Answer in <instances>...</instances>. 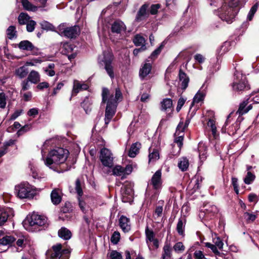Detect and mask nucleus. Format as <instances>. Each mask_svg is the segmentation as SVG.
<instances>
[{
    "instance_id": "obj_1",
    "label": "nucleus",
    "mask_w": 259,
    "mask_h": 259,
    "mask_svg": "<svg viewBox=\"0 0 259 259\" xmlns=\"http://www.w3.org/2000/svg\"><path fill=\"white\" fill-rule=\"evenodd\" d=\"M239 0H224L222 7L218 10V16L228 24L233 22L238 12Z\"/></svg>"
},
{
    "instance_id": "obj_2",
    "label": "nucleus",
    "mask_w": 259,
    "mask_h": 259,
    "mask_svg": "<svg viewBox=\"0 0 259 259\" xmlns=\"http://www.w3.org/2000/svg\"><path fill=\"white\" fill-rule=\"evenodd\" d=\"M69 151L62 148H57L51 150L45 160V164L50 168L55 170L56 165L63 163L67 159Z\"/></svg>"
},
{
    "instance_id": "obj_3",
    "label": "nucleus",
    "mask_w": 259,
    "mask_h": 259,
    "mask_svg": "<svg viewBox=\"0 0 259 259\" xmlns=\"http://www.w3.org/2000/svg\"><path fill=\"white\" fill-rule=\"evenodd\" d=\"M102 103L107 102L105 113V123L108 124L113 116L116 110V103L113 99V94H110L109 90L106 88H103L102 92Z\"/></svg>"
},
{
    "instance_id": "obj_4",
    "label": "nucleus",
    "mask_w": 259,
    "mask_h": 259,
    "mask_svg": "<svg viewBox=\"0 0 259 259\" xmlns=\"http://www.w3.org/2000/svg\"><path fill=\"white\" fill-rule=\"evenodd\" d=\"M231 86L234 91L238 92L247 91L250 89L246 76L237 70L234 72V80Z\"/></svg>"
},
{
    "instance_id": "obj_5",
    "label": "nucleus",
    "mask_w": 259,
    "mask_h": 259,
    "mask_svg": "<svg viewBox=\"0 0 259 259\" xmlns=\"http://www.w3.org/2000/svg\"><path fill=\"white\" fill-rule=\"evenodd\" d=\"M15 192L17 196L21 198H33L36 194L33 186L28 183L24 182L15 186Z\"/></svg>"
},
{
    "instance_id": "obj_6",
    "label": "nucleus",
    "mask_w": 259,
    "mask_h": 259,
    "mask_svg": "<svg viewBox=\"0 0 259 259\" xmlns=\"http://www.w3.org/2000/svg\"><path fill=\"white\" fill-rule=\"evenodd\" d=\"M70 253V249H62L61 244L59 243L53 245L52 249L47 251V254L49 259H68Z\"/></svg>"
},
{
    "instance_id": "obj_7",
    "label": "nucleus",
    "mask_w": 259,
    "mask_h": 259,
    "mask_svg": "<svg viewBox=\"0 0 259 259\" xmlns=\"http://www.w3.org/2000/svg\"><path fill=\"white\" fill-rule=\"evenodd\" d=\"M58 33L61 36L68 38H74L80 33V29L78 26L74 25L71 27H65L60 25L58 28Z\"/></svg>"
},
{
    "instance_id": "obj_8",
    "label": "nucleus",
    "mask_w": 259,
    "mask_h": 259,
    "mask_svg": "<svg viewBox=\"0 0 259 259\" xmlns=\"http://www.w3.org/2000/svg\"><path fill=\"white\" fill-rule=\"evenodd\" d=\"M152 64L153 61H150V60L146 59L141 65L139 73V78L141 80H147L152 77Z\"/></svg>"
},
{
    "instance_id": "obj_9",
    "label": "nucleus",
    "mask_w": 259,
    "mask_h": 259,
    "mask_svg": "<svg viewBox=\"0 0 259 259\" xmlns=\"http://www.w3.org/2000/svg\"><path fill=\"white\" fill-rule=\"evenodd\" d=\"M103 59L102 62L104 64V69L107 73L111 79L114 78V67L112 65L113 60V55L112 53L108 52H104Z\"/></svg>"
},
{
    "instance_id": "obj_10",
    "label": "nucleus",
    "mask_w": 259,
    "mask_h": 259,
    "mask_svg": "<svg viewBox=\"0 0 259 259\" xmlns=\"http://www.w3.org/2000/svg\"><path fill=\"white\" fill-rule=\"evenodd\" d=\"M100 160L106 167L111 168L113 165L114 157L112 153L107 148H103L100 150Z\"/></svg>"
},
{
    "instance_id": "obj_11",
    "label": "nucleus",
    "mask_w": 259,
    "mask_h": 259,
    "mask_svg": "<svg viewBox=\"0 0 259 259\" xmlns=\"http://www.w3.org/2000/svg\"><path fill=\"white\" fill-rule=\"evenodd\" d=\"M30 226L47 227L49 224L48 218L44 215L33 212L28 220Z\"/></svg>"
},
{
    "instance_id": "obj_12",
    "label": "nucleus",
    "mask_w": 259,
    "mask_h": 259,
    "mask_svg": "<svg viewBox=\"0 0 259 259\" xmlns=\"http://www.w3.org/2000/svg\"><path fill=\"white\" fill-rule=\"evenodd\" d=\"M75 193L77 194V200L78 201V205L83 213H85V203L82 199L81 197L83 195V191L81 185V182L79 179H77L75 183Z\"/></svg>"
},
{
    "instance_id": "obj_13",
    "label": "nucleus",
    "mask_w": 259,
    "mask_h": 259,
    "mask_svg": "<svg viewBox=\"0 0 259 259\" xmlns=\"http://www.w3.org/2000/svg\"><path fill=\"white\" fill-rule=\"evenodd\" d=\"M162 172L160 169L157 170L152 176L150 184L154 190H158L162 188V180L161 179Z\"/></svg>"
},
{
    "instance_id": "obj_14",
    "label": "nucleus",
    "mask_w": 259,
    "mask_h": 259,
    "mask_svg": "<svg viewBox=\"0 0 259 259\" xmlns=\"http://www.w3.org/2000/svg\"><path fill=\"white\" fill-rule=\"evenodd\" d=\"M148 7L149 4L147 3L144 4L140 7L135 17V22H140L149 17Z\"/></svg>"
},
{
    "instance_id": "obj_15",
    "label": "nucleus",
    "mask_w": 259,
    "mask_h": 259,
    "mask_svg": "<svg viewBox=\"0 0 259 259\" xmlns=\"http://www.w3.org/2000/svg\"><path fill=\"white\" fill-rule=\"evenodd\" d=\"M88 85L77 80H74L73 88L71 92V96L69 99L70 101L71 100L72 98L77 95V94L81 91L88 90Z\"/></svg>"
},
{
    "instance_id": "obj_16",
    "label": "nucleus",
    "mask_w": 259,
    "mask_h": 259,
    "mask_svg": "<svg viewBox=\"0 0 259 259\" xmlns=\"http://www.w3.org/2000/svg\"><path fill=\"white\" fill-rule=\"evenodd\" d=\"M126 29V27L124 23L119 20L114 21L111 26V31L113 33L120 34L124 32Z\"/></svg>"
},
{
    "instance_id": "obj_17",
    "label": "nucleus",
    "mask_w": 259,
    "mask_h": 259,
    "mask_svg": "<svg viewBox=\"0 0 259 259\" xmlns=\"http://www.w3.org/2000/svg\"><path fill=\"white\" fill-rule=\"evenodd\" d=\"M14 216V211L10 208L0 207V226L3 225L11 217Z\"/></svg>"
},
{
    "instance_id": "obj_18",
    "label": "nucleus",
    "mask_w": 259,
    "mask_h": 259,
    "mask_svg": "<svg viewBox=\"0 0 259 259\" xmlns=\"http://www.w3.org/2000/svg\"><path fill=\"white\" fill-rule=\"evenodd\" d=\"M119 226L122 231L126 233L131 230V223L130 218L121 215L119 219Z\"/></svg>"
},
{
    "instance_id": "obj_19",
    "label": "nucleus",
    "mask_w": 259,
    "mask_h": 259,
    "mask_svg": "<svg viewBox=\"0 0 259 259\" xmlns=\"http://www.w3.org/2000/svg\"><path fill=\"white\" fill-rule=\"evenodd\" d=\"M15 240L13 236L7 235L0 239V253L6 251L8 248L6 246L10 245Z\"/></svg>"
},
{
    "instance_id": "obj_20",
    "label": "nucleus",
    "mask_w": 259,
    "mask_h": 259,
    "mask_svg": "<svg viewBox=\"0 0 259 259\" xmlns=\"http://www.w3.org/2000/svg\"><path fill=\"white\" fill-rule=\"evenodd\" d=\"M248 104V99L244 100L240 103L239 108L236 112V114H238L239 116H241L247 113L249 110H250L252 108V104L247 105Z\"/></svg>"
},
{
    "instance_id": "obj_21",
    "label": "nucleus",
    "mask_w": 259,
    "mask_h": 259,
    "mask_svg": "<svg viewBox=\"0 0 259 259\" xmlns=\"http://www.w3.org/2000/svg\"><path fill=\"white\" fill-rule=\"evenodd\" d=\"M186 224V219L185 216L181 217L179 219L176 230L179 235L184 237L185 236V228Z\"/></svg>"
},
{
    "instance_id": "obj_22",
    "label": "nucleus",
    "mask_w": 259,
    "mask_h": 259,
    "mask_svg": "<svg viewBox=\"0 0 259 259\" xmlns=\"http://www.w3.org/2000/svg\"><path fill=\"white\" fill-rule=\"evenodd\" d=\"M179 79L181 82V89L185 90L188 86L189 82V78L187 74L185 73L181 69L179 70Z\"/></svg>"
},
{
    "instance_id": "obj_23",
    "label": "nucleus",
    "mask_w": 259,
    "mask_h": 259,
    "mask_svg": "<svg viewBox=\"0 0 259 259\" xmlns=\"http://www.w3.org/2000/svg\"><path fill=\"white\" fill-rule=\"evenodd\" d=\"M60 193L61 191L59 189H54L52 191L51 199L53 204L57 205L61 202L62 196Z\"/></svg>"
},
{
    "instance_id": "obj_24",
    "label": "nucleus",
    "mask_w": 259,
    "mask_h": 259,
    "mask_svg": "<svg viewBox=\"0 0 259 259\" xmlns=\"http://www.w3.org/2000/svg\"><path fill=\"white\" fill-rule=\"evenodd\" d=\"M28 68L26 67V65H23L16 68L14 71V74L18 78L23 79L28 75Z\"/></svg>"
},
{
    "instance_id": "obj_25",
    "label": "nucleus",
    "mask_w": 259,
    "mask_h": 259,
    "mask_svg": "<svg viewBox=\"0 0 259 259\" xmlns=\"http://www.w3.org/2000/svg\"><path fill=\"white\" fill-rule=\"evenodd\" d=\"M26 79L32 83L37 84L40 80V75L38 72L33 70L28 74Z\"/></svg>"
},
{
    "instance_id": "obj_26",
    "label": "nucleus",
    "mask_w": 259,
    "mask_h": 259,
    "mask_svg": "<svg viewBox=\"0 0 259 259\" xmlns=\"http://www.w3.org/2000/svg\"><path fill=\"white\" fill-rule=\"evenodd\" d=\"M141 147V144L139 142L133 143L128 151V155L132 158L136 157L139 153V150Z\"/></svg>"
},
{
    "instance_id": "obj_27",
    "label": "nucleus",
    "mask_w": 259,
    "mask_h": 259,
    "mask_svg": "<svg viewBox=\"0 0 259 259\" xmlns=\"http://www.w3.org/2000/svg\"><path fill=\"white\" fill-rule=\"evenodd\" d=\"M58 234L59 237L65 240H68L72 237L71 232L69 229L64 227L59 230Z\"/></svg>"
},
{
    "instance_id": "obj_28",
    "label": "nucleus",
    "mask_w": 259,
    "mask_h": 259,
    "mask_svg": "<svg viewBox=\"0 0 259 259\" xmlns=\"http://www.w3.org/2000/svg\"><path fill=\"white\" fill-rule=\"evenodd\" d=\"M18 46L20 50L27 51H33L35 49V47L33 45L27 40L21 41L19 44H18Z\"/></svg>"
},
{
    "instance_id": "obj_29",
    "label": "nucleus",
    "mask_w": 259,
    "mask_h": 259,
    "mask_svg": "<svg viewBox=\"0 0 259 259\" xmlns=\"http://www.w3.org/2000/svg\"><path fill=\"white\" fill-rule=\"evenodd\" d=\"M149 153L148 155L149 163L152 162H155L156 161L159 159V152L157 149H149Z\"/></svg>"
},
{
    "instance_id": "obj_30",
    "label": "nucleus",
    "mask_w": 259,
    "mask_h": 259,
    "mask_svg": "<svg viewBox=\"0 0 259 259\" xmlns=\"http://www.w3.org/2000/svg\"><path fill=\"white\" fill-rule=\"evenodd\" d=\"M231 48V42L230 41H225L223 45L221 46V47L218 49L217 52V54L219 56H222L227 52H228Z\"/></svg>"
},
{
    "instance_id": "obj_31",
    "label": "nucleus",
    "mask_w": 259,
    "mask_h": 259,
    "mask_svg": "<svg viewBox=\"0 0 259 259\" xmlns=\"http://www.w3.org/2000/svg\"><path fill=\"white\" fill-rule=\"evenodd\" d=\"M92 100L88 97H86L83 102L81 103V107L83 108L87 114H89L92 110Z\"/></svg>"
},
{
    "instance_id": "obj_32",
    "label": "nucleus",
    "mask_w": 259,
    "mask_h": 259,
    "mask_svg": "<svg viewBox=\"0 0 259 259\" xmlns=\"http://www.w3.org/2000/svg\"><path fill=\"white\" fill-rule=\"evenodd\" d=\"M189 165V162L186 157H182L180 159L178 166L182 171L187 170Z\"/></svg>"
},
{
    "instance_id": "obj_33",
    "label": "nucleus",
    "mask_w": 259,
    "mask_h": 259,
    "mask_svg": "<svg viewBox=\"0 0 259 259\" xmlns=\"http://www.w3.org/2000/svg\"><path fill=\"white\" fill-rule=\"evenodd\" d=\"M161 110L165 111L167 109H170L172 107V101L170 98H165L160 102Z\"/></svg>"
},
{
    "instance_id": "obj_34",
    "label": "nucleus",
    "mask_w": 259,
    "mask_h": 259,
    "mask_svg": "<svg viewBox=\"0 0 259 259\" xmlns=\"http://www.w3.org/2000/svg\"><path fill=\"white\" fill-rule=\"evenodd\" d=\"M17 32L16 27L13 25L10 26L6 31L7 37L10 39L16 38L17 36Z\"/></svg>"
},
{
    "instance_id": "obj_35",
    "label": "nucleus",
    "mask_w": 259,
    "mask_h": 259,
    "mask_svg": "<svg viewBox=\"0 0 259 259\" xmlns=\"http://www.w3.org/2000/svg\"><path fill=\"white\" fill-rule=\"evenodd\" d=\"M21 3L23 8L27 11L35 12L37 10V7L32 5L28 0H21Z\"/></svg>"
},
{
    "instance_id": "obj_36",
    "label": "nucleus",
    "mask_w": 259,
    "mask_h": 259,
    "mask_svg": "<svg viewBox=\"0 0 259 259\" xmlns=\"http://www.w3.org/2000/svg\"><path fill=\"white\" fill-rule=\"evenodd\" d=\"M145 235L146 241L147 243L148 242H152L155 239V234L152 229H149L148 225H147L145 229Z\"/></svg>"
},
{
    "instance_id": "obj_37",
    "label": "nucleus",
    "mask_w": 259,
    "mask_h": 259,
    "mask_svg": "<svg viewBox=\"0 0 259 259\" xmlns=\"http://www.w3.org/2000/svg\"><path fill=\"white\" fill-rule=\"evenodd\" d=\"M164 46V42H162L160 45L155 49L151 54L150 56L149 57V59H151L152 60L151 61H153L156 59L158 56L161 53L162 50L163 49Z\"/></svg>"
},
{
    "instance_id": "obj_38",
    "label": "nucleus",
    "mask_w": 259,
    "mask_h": 259,
    "mask_svg": "<svg viewBox=\"0 0 259 259\" xmlns=\"http://www.w3.org/2000/svg\"><path fill=\"white\" fill-rule=\"evenodd\" d=\"M184 135V133H181L180 134H174L175 137L174 142L177 144L180 150H181L183 145Z\"/></svg>"
},
{
    "instance_id": "obj_39",
    "label": "nucleus",
    "mask_w": 259,
    "mask_h": 259,
    "mask_svg": "<svg viewBox=\"0 0 259 259\" xmlns=\"http://www.w3.org/2000/svg\"><path fill=\"white\" fill-rule=\"evenodd\" d=\"M30 17L24 13H21L18 16V20L20 25L26 24L29 21Z\"/></svg>"
},
{
    "instance_id": "obj_40",
    "label": "nucleus",
    "mask_w": 259,
    "mask_h": 259,
    "mask_svg": "<svg viewBox=\"0 0 259 259\" xmlns=\"http://www.w3.org/2000/svg\"><path fill=\"white\" fill-rule=\"evenodd\" d=\"M133 42L136 46L142 47V45H145V39L141 35L137 34L133 39Z\"/></svg>"
},
{
    "instance_id": "obj_41",
    "label": "nucleus",
    "mask_w": 259,
    "mask_h": 259,
    "mask_svg": "<svg viewBox=\"0 0 259 259\" xmlns=\"http://www.w3.org/2000/svg\"><path fill=\"white\" fill-rule=\"evenodd\" d=\"M243 216L247 223L253 222L257 218V215L254 213L245 212Z\"/></svg>"
},
{
    "instance_id": "obj_42",
    "label": "nucleus",
    "mask_w": 259,
    "mask_h": 259,
    "mask_svg": "<svg viewBox=\"0 0 259 259\" xmlns=\"http://www.w3.org/2000/svg\"><path fill=\"white\" fill-rule=\"evenodd\" d=\"M72 210L73 209L72 204L68 201L65 202L61 208V211L64 213H69L71 212Z\"/></svg>"
},
{
    "instance_id": "obj_43",
    "label": "nucleus",
    "mask_w": 259,
    "mask_h": 259,
    "mask_svg": "<svg viewBox=\"0 0 259 259\" xmlns=\"http://www.w3.org/2000/svg\"><path fill=\"white\" fill-rule=\"evenodd\" d=\"M171 249L169 245H165L163 247V253L161 259H165L166 257H170L171 256Z\"/></svg>"
},
{
    "instance_id": "obj_44",
    "label": "nucleus",
    "mask_w": 259,
    "mask_h": 259,
    "mask_svg": "<svg viewBox=\"0 0 259 259\" xmlns=\"http://www.w3.org/2000/svg\"><path fill=\"white\" fill-rule=\"evenodd\" d=\"M41 27L42 29L46 30L47 31L51 30L54 31L55 27L54 26L50 23V22L47 21H44L40 23Z\"/></svg>"
},
{
    "instance_id": "obj_45",
    "label": "nucleus",
    "mask_w": 259,
    "mask_h": 259,
    "mask_svg": "<svg viewBox=\"0 0 259 259\" xmlns=\"http://www.w3.org/2000/svg\"><path fill=\"white\" fill-rule=\"evenodd\" d=\"M173 249L176 252L182 253L185 250V246L182 242H178L174 245Z\"/></svg>"
},
{
    "instance_id": "obj_46",
    "label": "nucleus",
    "mask_w": 259,
    "mask_h": 259,
    "mask_svg": "<svg viewBox=\"0 0 259 259\" xmlns=\"http://www.w3.org/2000/svg\"><path fill=\"white\" fill-rule=\"evenodd\" d=\"M112 172L114 175L121 176L124 174V169L120 165H116L112 169Z\"/></svg>"
},
{
    "instance_id": "obj_47",
    "label": "nucleus",
    "mask_w": 259,
    "mask_h": 259,
    "mask_svg": "<svg viewBox=\"0 0 259 259\" xmlns=\"http://www.w3.org/2000/svg\"><path fill=\"white\" fill-rule=\"evenodd\" d=\"M108 254L110 259H122L121 253L116 250H111Z\"/></svg>"
},
{
    "instance_id": "obj_48",
    "label": "nucleus",
    "mask_w": 259,
    "mask_h": 259,
    "mask_svg": "<svg viewBox=\"0 0 259 259\" xmlns=\"http://www.w3.org/2000/svg\"><path fill=\"white\" fill-rule=\"evenodd\" d=\"M198 151L200 159L202 161L206 158V148L204 146H199Z\"/></svg>"
},
{
    "instance_id": "obj_49",
    "label": "nucleus",
    "mask_w": 259,
    "mask_h": 259,
    "mask_svg": "<svg viewBox=\"0 0 259 259\" xmlns=\"http://www.w3.org/2000/svg\"><path fill=\"white\" fill-rule=\"evenodd\" d=\"M255 176L251 172L248 171L247 175L244 179V182L247 185L250 184L254 180Z\"/></svg>"
},
{
    "instance_id": "obj_50",
    "label": "nucleus",
    "mask_w": 259,
    "mask_h": 259,
    "mask_svg": "<svg viewBox=\"0 0 259 259\" xmlns=\"http://www.w3.org/2000/svg\"><path fill=\"white\" fill-rule=\"evenodd\" d=\"M120 239V235L119 232L115 231L111 237V242L113 244H117Z\"/></svg>"
},
{
    "instance_id": "obj_51",
    "label": "nucleus",
    "mask_w": 259,
    "mask_h": 259,
    "mask_svg": "<svg viewBox=\"0 0 259 259\" xmlns=\"http://www.w3.org/2000/svg\"><path fill=\"white\" fill-rule=\"evenodd\" d=\"M29 81L27 79H24L21 83V90L20 91V94H22L23 92L26 91L30 89V84Z\"/></svg>"
},
{
    "instance_id": "obj_52",
    "label": "nucleus",
    "mask_w": 259,
    "mask_h": 259,
    "mask_svg": "<svg viewBox=\"0 0 259 259\" xmlns=\"http://www.w3.org/2000/svg\"><path fill=\"white\" fill-rule=\"evenodd\" d=\"M32 128L31 124H25L21 127L17 132V134L18 136L23 135L24 133L29 131Z\"/></svg>"
},
{
    "instance_id": "obj_53",
    "label": "nucleus",
    "mask_w": 259,
    "mask_h": 259,
    "mask_svg": "<svg viewBox=\"0 0 259 259\" xmlns=\"http://www.w3.org/2000/svg\"><path fill=\"white\" fill-rule=\"evenodd\" d=\"M7 104V96L6 94L2 92L0 93V108L4 109Z\"/></svg>"
},
{
    "instance_id": "obj_54",
    "label": "nucleus",
    "mask_w": 259,
    "mask_h": 259,
    "mask_svg": "<svg viewBox=\"0 0 259 259\" xmlns=\"http://www.w3.org/2000/svg\"><path fill=\"white\" fill-rule=\"evenodd\" d=\"M73 46L68 44H66L63 45V50L62 51L63 54L67 55L73 52Z\"/></svg>"
},
{
    "instance_id": "obj_55",
    "label": "nucleus",
    "mask_w": 259,
    "mask_h": 259,
    "mask_svg": "<svg viewBox=\"0 0 259 259\" xmlns=\"http://www.w3.org/2000/svg\"><path fill=\"white\" fill-rule=\"evenodd\" d=\"M203 94L199 92H197V93L195 95V96L193 98V101L192 103V105H193V104L195 103H199L200 102L203 100Z\"/></svg>"
},
{
    "instance_id": "obj_56",
    "label": "nucleus",
    "mask_w": 259,
    "mask_h": 259,
    "mask_svg": "<svg viewBox=\"0 0 259 259\" xmlns=\"http://www.w3.org/2000/svg\"><path fill=\"white\" fill-rule=\"evenodd\" d=\"M64 85V81L62 82H59L56 87L54 88L53 89V91L51 94L52 96H55L58 92L60 91V90L63 87Z\"/></svg>"
},
{
    "instance_id": "obj_57",
    "label": "nucleus",
    "mask_w": 259,
    "mask_h": 259,
    "mask_svg": "<svg viewBox=\"0 0 259 259\" xmlns=\"http://www.w3.org/2000/svg\"><path fill=\"white\" fill-rule=\"evenodd\" d=\"M206 214H210V215H213L214 214L218 213V208L215 205H211L208 208L205 209Z\"/></svg>"
},
{
    "instance_id": "obj_58",
    "label": "nucleus",
    "mask_w": 259,
    "mask_h": 259,
    "mask_svg": "<svg viewBox=\"0 0 259 259\" xmlns=\"http://www.w3.org/2000/svg\"><path fill=\"white\" fill-rule=\"evenodd\" d=\"M205 246L210 248L213 253H214L217 255H220V253L218 251L217 247L214 244H212L209 242H205L204 243Z\"/></svg>"
},
{
    "instance_id": "obj_59",
    "label": "nucleus",
    "mask_w": 259,
    "mask_h": 259,
    "mask_svg": "<svg viewBox=\"0 0 259 259\" xmlns=\"http://www.w3.org/2000/svg\"><path fill=\"white\" fill-rule=\"evenodd\" d=\"M186 128L184 126V122L180 121L177 127L176 131L175 134H180L181 133H184V131Z\"/></svg>"
},
{
    "instance_id": "obj_60",
    "label": "nucleus",
    "mask_w": 259,
    "mask_h": 259,
    "mask_svg": "<svg viewBox=\"0 0 259 259\" xmlns=\"http://www.w3.org/2000/svg\"><path fill=\"white\" fill-rule=\"evenodd\" d=\"M36 22L33 20H29V22L26 24V30L28 32H32L36 25Z\"/></svg>"
},
{
    "instance_id": "obj_61",
    "label": "nucleus",
    "mask_w": 259,
    "mask_h": 259,
    "mask_svg": "<svg viewBox=\"0 0 259 259\" xmlns=\"http://www.w3.org/2000/svg\"><path fill=\"white\" fill-rule=\"evenodd\" d=\"M232 184L233 186L235 192L238 194L239 193V185L238 184V179L237 178H232Z\"/></svg>"
},
{
    "instance_id": "obj_62",
    "label": "nucleus",
    "mask_w": 259,
    "mask_h": 259,
    "mask_svg": "<svg viewBox=\"0 0 259 259\" xmlns=\"http://www.w3.org/2000/svg\"><path fill=\"white\" fill-rule=\"evenodd\" d=\"M49 87V83L48 82L44 81L38 82L36 86V89L39 91H42L45 89H48Z\"/></svg>"
},
{
    "instance_id": "obj_63",
    "label": "nucleus",
    "mask_w": 259,
    "mask_h": 259,
    "mask_svg": "<svg viewBox=\"0 0 259 259\" xmlns=\"http://www.w3.org/2000/svg\"><path fill=\"white\" fill-rule=\"evenodd\" d=\"M160 8V4H154L152 5L150 9V13L151 15H155L157 14L158 12V10Z\"/></svg>"
},
{
    "instance_id": "obj_64",
    "label": "nucleus",
    "mask_w": 259,
    "mask_h": 259,
    "mask_svg": "<svg viewBox=\"0 0 259 259\" xmlns=\"http://www.w3.org/2000/svg\"><path fill=\"white\" fill-rule=\"evenodd\" d=\"M23 109H18L15 111V112L11 115L10 120H15L18 117H19L22 113H23Z\"/></svg>"
}]
</instances>
